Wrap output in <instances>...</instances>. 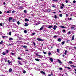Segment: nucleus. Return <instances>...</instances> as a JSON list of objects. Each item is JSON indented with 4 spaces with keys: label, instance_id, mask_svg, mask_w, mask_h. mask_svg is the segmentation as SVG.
<instances>
[{
    "label": "nucleus",
    "instance_id": "obj_10",
    "mask_svg": "<svg viewBox=\"0 0 76 76\" xmlns=\"http://www.w3.org/2000/svg\"><path fill=\"white\" fill-rule=\"evenodd\" d=\"M71 67L74 68L75 67H76V66H75L74 65H70Z\"/></svg>",
    "mask_w": 76,
    "mask_h": 76
},
{
    "label": "nucleus",
    "instance_id": "obj_56",
    "mask_svg": "<svg viewBox=\"0 0 76 76\" xmlns=\"http://www.w3.org/2000/svg\"><path fill=\"white\" fill-rule=\"evenodd\" d=\"M16 42H20V41H17Z\"/></svg>",
    "mask_w": 76,
    "mask_h": 76
},
{
    "label": "nucleus",
    "instance_id": "obj_34",
    "mask_svg": "<svg viewBox=\"0 0 76 76\" xmlns=\"http://www.w3.org/2000/svg\"><path fill=\"white\" fill-rule=\"evenodd\" d=\"M17 24L18 25H19L20 24V22L19 21H18L17 22Z\"/></svg>",
    "mask_w": 76,
    "mask_h": 76
},
{
    "label": "nucleus",
    "instance_id": "obj_32",
    "mask_svg": "<svg viewBox=\"0 0 76 76\" xmlns=\"http://www.w3.org/2000/svg\"><path fill=\"white\" fill-rule=\"evenodd\" d=\"M2 54L3 55V56H4L6 55V53H5L4 52H3L2 53Z\"/></svg>",
    "mask_w": 76,
    "mask_h": 76
},
{
    "label": "nucleus",
    "instance_id": "obj_55",
    "mask_svg": "<svg viewBox=\"0 0 76 76\" xmlns=\"http://www.w3.org/2000/svg\"><path fill=\"white\" fill-rule=\"evenodd\" d=\"M63 7L62 6H61L60 8L61 9H63Z\"/></svg>",
    "mask_w": 76,
    "mask_h": 76
},
{
    "label": "nucleus",
    "instance_id": "obj_9",
    "mask_svg": "<svg viewBox=\"0 0 76 76\" xmlns=\"http://www.w3.org/2000/svg\"><path fill=\"white\" fill-rule=\"evenodd\" d=\"M22 47L23 48H27V46L26 45H23L22 46Z\"/></svg>",
    "mask_w": 76,
    "mask_h": 76
},
{
    "label": "nucleus",
    "instance_id": "obj_47",
    "mask_svg": "<svg viewBox=\"0 0 76 76\" xmlns=\"http://www.w3.org/2000/svg\"><path fill=\"white\" fill-rule=\"evenodd\" d=\"M62 31H63V32H66V31L64 30H62Z\"/></svg>",
    "mask_w": 76,
    "mask_h": 76
},
{
    "label": "nucleus",
    "instance_id": "obj_26",
    "mask_svg": "<svg viewBox=\"0 0 76 76\" xmlns=\"http://www.w3.org/2000/svg\"><path fill=\"white\" fill-rule=\"evenodd\" d=\"M11 34H12V32H9V35H11Z\"/></svg>",
    "mask_w": 76,
    "mask_h": 76
},
{
    "label": "nucleus",
    "instance_id": "obj_36",
    "mask_svg": "<svg viewBox=\"0 0 76 76\" xmlns=\"http://www.w3.org/2000/svg\"><path fill=\"white\" fill-rule=\"evenodd\" d=\"M57 1H58V0H53V1H55V2H56Z\"/></svg>",
    "mask_w": 76,
    "mask_h": 76
},
{
    "label": "nucleus",
    "instance_id": "obj_60",
    "mask_svg": "<svg viewBox=\"0 0 76 76\" xmlns=\"http://www.w3.org/2000/svg\"><path fill=\"white\" fill-rule=\"evenodd\" d=\"M0 26H2V23H0Z\"/></svg>",
    "mask_w": 76,
    "mask_h": 76
},
{
    "label": "nucleus",
    "instance_id": "obj_43",
    "mask_svg": "<svg viewBox=\"0 0 76 76\" xmlns=\"http://www.w3.org/2000/svg\"><path fill=\"white\" fill-rule=\"evenodd\" d=\"M56 37H57V35H55L54 37V38H56Z\"/></svg>",
    "mask_w": 76,
    "mask_h": 76
},
{
    "label": "nucleus",
    "instance_id": "obj_5",
    "mask_svg": "<svg viewBox=\"0 0 76 76\" xmlns=\"http://www.w3.org/2000/svg\"><path fill=\"white\" fill-rule=\"evenodd\" d=\"M12 71H13V70H12V68H10L9 70V72H12Z\"/></svg>",
    "mask_w": 76,
    "mask_h": 76
},
{
    "label": "nucleus",
    "instance_id": "obj_22",
    "mask_svg": "<svg viewBox=\"0 0 76 76\" xmlns=\"http://www.w3.org/2000/svg\"><path fill=\"white\" fill-rule=\"evenodd\" d=\"M57 52L59 53V52H60V49H57Z\"/></svg>",
    "mask_w": 76,
    "mask_h": 76
},
{
    "label": "nucleus",
    "instance_id": "obj_49",
    "mask_svg": "<svg viewBox=\"0 0 76 76\" xmlns=\"http://www.w3.org/2000/svg\"><path fill=\"white\" fill-rule=\"evenodd\" d=\"M35 33H33V34H32V35H35Z\"/></svg>",
    "mask_w": 76,
    "mask_h": 76
},
{
    "label": "nucleus",
    "instance_id": "obj_33",
    "mask_svg": "<svg viewBox=\"0 0 76 76\" xmlns=\"http://www.w3.org/2000/svg\"><path fill=\"white\" fill-rule=\"evenodd\" d=\"M59 16H60V17H62V16H63V15L61 14H59Z\"/></svg>",
    "mask_w": 76,
    "mask_h": 76
},
{
    "label": "nucleus",
    "instance_id": "obj_52",
    "mask_svg": "<svg viewBox=\"0 0 76 76\" xmlns=\"http://www.w3.org/2000/svg\"><path fill=\"white\" fill-rule=\"evenodd\" d=\"M65 2H66V3H68V1H67V0H66Z\"/></svg>",
    "mask_w": 76,
    "mask_h": 76
},
{
    "label": "nucleus",
    "instance_id": "obj_38",
    "mask_svg": "<svg viewBox=\"0 0 76 76\" xmlns=\"http://www.w3.org/2000/svg\"><path fill=\"white\" fill-rule=\"evenodd\" d=\"M35 54L36 55V56H38V53H35Z\"/></svg>",
    "mask_w": 76,
    "mask_h": 76
},
{
    "label": "nucleus",
    "instance_id": "obj_44",
    "mask_svg": "<svg viewBox=\"0 0 76 76\" xmlns=\"http://www.w3.org/2000/svg\"><path fill=\"white\" fill-rule=\"evenodd\" d=\"M53 29L54 30H56V27H53Z\"/></svg>",
    "mask_w": 76,
    "mask_h": 76
},
{
    "label": "nucleus",
    "instance_id": "obj_6",
    "mask_svg": "<svg viewBox=\"0 0 76 76\" xmlns=\"http://www.w3.org/2000/svg\"><path fill=\"white\" fill-rule=\"evenodd\" d=\"M59 27L61 28H66V27H65L63 26H59Z\"/></svg>",
    "mask_w": 76,
    "mask_h": 76
},
{
    "label": "nucleus",
    "instance_id": "obj_23",
    "mask_svg": "<svg viewBox=\"0 0 76 76\" xmlns=\"http://www.w3.org/2000/svg\"><path fill=\"white\" fill-rule=\"evenodd\" d=\"M28 23H26L25 24V26H28Z\"/></svg>",
    "mask_w": 76,
    "mask_h": 76
},
{
    "label": "nucleus",
    "instance_id": "obj_19",
    "mask_svg": "<svg viewBox=\"0 0 76 76\" xmlns=\"http://www.w3.org/2000/svg\"><path fill=\"white\" fill-rule=\"evenodd\" d=\"M65 69H70V68L69 67H66V66H65Z\"/></svg>",
    "mask_w": 76,
    "mask_h": 76
},
{
    "label": "nucleus",
    "instance_id": "obj_35",
    "mask_svg": "<svg viewBox=\"0 0 76 76\" xmlns=\"http://www.w3.org/2000/svg\"><path fill=\"white\" fill-rule=\"evenodd\" d=\"M73 3H76V1L75 0L73 1Z\"/></svg>",
    "mask_w": 76,
    "mask_h": 76
},
{
    "label": "nucleus",
    "instance_id": "obj_20",
    "mask_svg": "<svg viewBox=\"0 0 76 76\" xmlns=\"http://www.w3.org/2000/svg\"><path fill=\"white\" fill-rule=\"evenodd\" d=\"M54 18L55 19H57V18H58V17L57 16V15H56L54 16Z\"/></svg>",
    "mask_w": 76,
    "mask_h": 76
},
{
    "label": "nucleus",
    "instance_id": "obj_50",
    "mask_svg": "<svg viewBox=\"0 0 76 76\" xmlns=\"http://www.w3.org/2000/svg\"><path fill=\"white\" fill-rule=\"evenodd\" d=\"M13 54H14V53H11V55H13Z\"/></svg>",
    "mask_w": 76,
    "mask_h": 76
},
{
    "label": "nucleus",
    "instance_id": "obj_14",
    "mask_svg": "<svg viewBox=\"0 0 76 76\" xmlns=\"http://www.w3.org/2000/svg\"><path fill=\"white\" fill-rule=\"evenodd\" d=\"M64 43H65V42H64V41H63L61 43V45H63L64 44Z\"/></svg>",
    "mask_w": 76,
    "mask_h": 76
},
{
    "label": "nucleus",
    "instance_id": "obj_8",
    "mask_svg": "<svg viewBox=\"0 0 76 76\" xmlns=\"http://www.w3.org/2000/svg\"><path fill=\"white\" fill-rule=\"evenodd\" d=\"M35 60H36V61H39V60H40V59L38 58H35Z\"/></svg>",
    "mask_w": 76,
    "mask_h": 76
},
{
    "label": "nucleus",
    "instance_id": "obj_41",
    "mask_svg": "<svg viewBox=\"0 0 76 76\" xmlns=\"http://www.w3.org/2000/svg\"><path fill=\"white\" fill-rule=\"evenodd\" d=\"M48 54L49 56L51 55V53H50V52L48 53Z\"/></svg>",
    "mask_w": 76,
    "mask_h": 76
},
{
    "label": "nucleus",
    "instance_id": "obj_37",
    "mask_svg": "<svg viewBox=\"0 0 76 76\" xmlns=\"http://www.w3.org/2000/svg\"><path fill=\"white\" fill-rule=\"evenodd\" d=\"M15 12V11H12V13H14Z\"/></svg>",
    "mask_w": 76,
    "mask_h": 76
},
{
    "label": "nucleus",
    "instance_id": "obj_63",
    "mask_svg": "<svg viewBox=\"0 0 76 76\" xmlns=\"http://www.w3.org/2000/svg\"><path fill=\"white\" fill-rule=\"evenodd\" d=\"M57 34H60V32H59V31H58L57 32Z\"/></svg>",
    "mask_w": 76,
    "mask_h": 76
},
{
    "label": "nucleus",
    "instance_id": "obj_21",
    "mask_svg": "<svg viewBox=\"0 0 76 76\" xmlns=\"http://www.w3.org/2000/svg\"><path fill=\"white\" fill-rule=\"evenodd\" d=\"M3 43H4V42H3V41H1L0 42V44H3Z\"/></svg>",
    "mask_w": 76,
    "mask_h": 76
},
{
    "label": "nucleus",
    "instance_id": "obj_11",
    "mask_svg": "<svg viewBox=\"0 0 76 76\" xmlns=\"http://www.w3.org/2000/svg\"><path fill=\"white\" fill-rule=\"evenodd\" d=\"M74 37H75V35L73 36L72 37V39L71 40V41H72V40H74Z\"/></svg>",
    "mask_w": 76,
    "mask_h": 76
},
{
    "label": "nucleus",
    "instance_id": "obj_1",
    "mask_svg": "<svg viewBox=\"0 0 76 76\" xmlns=\"http://www.w3.org/2000/svg\"><path fill=\"white\" fill-rule=\"evenodd\" d=\"M18 63L20 65H22V62L20 61H18Z\"/></svg>",
    "mask_w": 76,
    "mask_h": 76
},
{
    "label": "nucleus",
    "instance_id": "obj_31",
    "mask_svg": "<svg viewBox=\"0 0 76 76\" xmlns=\"http://www.w3.org/2000/svg\"><path fill=\"white\" fill-rule=\"evenodd\" d=\"M68 63L69 64H72V61H69Z\"/></svg>",
    "mask_w": 76,
    "mask_h": 76
},
{
    "label": "nucleus",
    "instance_id": "obj_46",
    "mask_svg": "<svg viewBox=\"0 0 76 76\" xmlns=\"http://www.w3.org/2000/svg\"><path fill=\"white\" fill-rule=\"evenodd\" d=\"M62 5L63 6V7H64V5L63 4H62Z\"/></svg>",
    "mask_w": 76,
    "mask_h": 76
},
{
    "label": "nucleus",
    "instance_id": "obj_17",
    "mask_svg": "<svg viewBox=\"0 0 76 76\" xmlns=\"http://www.w3.org/2000/svg\"><path fill=\"white\" fill-rule=\"evenodd\" d=\"M14 39L12 38H9V41H12V40H13Z\"/></svg>",
    "mask_w": 76,
    "mask_h": 76
},
{
    "label": "nucleus",
    "instance_id": "obj_64",
    "mask_svg": "<svg viewBox=\"0 0 76 76\" xmlns=\"http://www.w3.org/2000/svg\"><path fill=\"white\" fill-rule=\"evenodd\" d=\"M6 60H7V59H6V58L4 59V60H5V61H6Z\"/></svg>",
    "mask_w": 76,
    "mask_h": 76
},
{
    "label": "nucleus",
    "instance_id": "obj_51",
    "mask_svg": "<svg viewBox=\"0 0 76 76\" xmlns=\"http://www.w3.org/2000/svg\"><path fill=\"white\" fill-rule=\"evenodd\" d=\"M6 53H9V50H6Z\"/></svg>",
    "mask_w": 76,
    "mask_h": 76
},
{
    "label": "nucleus",
    "instance_id": "obj_40",
    "mask_svg": "<svg viewBox=\"0 0 76 76\" xmlns=\"http://www.w3.org/2000/svg\"><path fill=\"white\" fill-rule=\"evenodd\" d=\"M54 28H57V26H56V25L54 26Z\"/></svg>",
    "mask_w": 76,
    "mask_h": 76
},
{
    "label": "nucleus",
    "instance_id": "obj_58",
    "mask_svg": "<svg viewBox=\"0 0 76 76\" xmlns=\"http://www.w3.org/2000/svg\"><path fill=\"white\" fill-rule=\"evenodd\" d=\"M2 13V12L0 11V14H1Z\"/></svg>",
    "mask_w": 76,
    "mask_h": 76
},
{
    "label": "nucleus",
    "instance_id": "obj_53",
    "mask_svg": "<svg viewBox=\"0 0 76 76\" xmlns=\"http://www.w3.org/2000/svg\"><path fill=\"white\" fill-rule=\"evenodd\" d=\"M66 17H68V16H69V15H68L67 14H66Z\"/></svg>",
    "mask_w": 76,
    "mask_h": 76
},
{
    "label": "nucleus",
    "instance_id": "obj_12",
    "mask_svg": "<svg viewBox=\"0 0 76 76\" xmlns=\"http://www.w3.org/2000/svg\"><path fill=\"white\" fill-rule=\"evenodd\" d=\"M58 42H60L61 41V38H59L58 39Z\"/></svg>",
    "mask_w": 76,
    "mask_h": 76
},
{
    "label": "nucleus",
    "instance_id": "obj_24",
    "mask_svg": "<svg viewBox=\"0 0 76 76\" xmlns=\"http://www.w3.org/2000/svg\"><path fill=\"white\" fill-rule=\"evenodd\" d=\"M10 12H11V10L8 11L7 12V13H10Z\"/></svg>",
    "mask_w": 76,
    "mask_h": 76
},
{
    "label": "nucleus",
    "instance_id": "obj_42",
    "mask_svg": "<svg viewBox=\"0 0 76 76\" xmlns=\"http://www.w3.org/2000/svg\"><path fill=\"white\" fill-rule=\"evenodd\" d=\"M43 53L44 54H47V53L43 51Z\"/></svg>",
    "mask_w": 76,
    "mask_h": 76
},
{
    "label": "nucleus",
    "instance_id": "obj_13",
    "mask_svg": "<svg viewBox=\"0 0 76 76\" xmlns=\"http://www.w3.org/2000/svg\"><path fill=\"white\" fill-rule=\"evenodd\" d=\"M49 60H50L51 62H53V59L52 58H50Z\"/></svg>",
    "mask_w": 76,
    "mask_h": 76
},
{
    "label": "nucleus",
    "instance_id": "obj_7",
    "mask_svg": "<svg viewBox=\"0 0 76 76\" xmlns=\"http://www.w3.org/2000/svg\"><path fill=\"white\" fill-rule=\"evenodd\" d=\"M42 74H43V75H45V73L43 71H41L40 72Z\"/></svg>",
    "mask_w": 76,
    "mask_h": 76
},
{
    "label": "nucleus",
    "instance_id": "obj_30",
    "mask_svg": "<svg viewBox=\"0 0 76 76\" xmlns=\"http://www.w3.org/2000/svg\"><path fill=\"white\" fill-rule=\"evenodd\" d=\"M23 73H26V71H25V70H23Z\"/></svg>",
    "mask_w": 76,
    "mask_h": 76
},
{
    "label": "nucleus",
    "instance_id": "obj_48",
    "mask_svg": "<svg viewBox=\"0 0 76 76\" xmlns=\"http://www.w3.org/2000/svg\"><path fill=\"white\" fill-rule=\"evenodd\" d=\"M24 13H26V10H24Z\"/></svg>",
    "mask_w": 76,
    "mask_h": 76
},
{
    "label": "nucleus",
    "instance_id": "obj_39",
    "mask_svg": "<svg viewBox=\"0 0 76 76\" xmlns=\"http://www.w3.org/2000/svg\"><path fill=\"white\" fill-rule=\"evenodd\" d=\"M18 60H20V59H21V58L20 57H18Z\"/></svg>",
    "mask_w": 76,
    "mask_h": 76
},
{
    "label": "nucleus",
    "instance_id": "obj_16",
    "mask_svg": "<svg viewBox=\"0 0 76 76\" xmlns=\"http://www.w3.org/2000/svg\"><path fill=\"white\" fill-rule=\"evenodd\" d=\"M37 41H42L41 39L39 38H38L37 39Z\"/></svg>",
    "mask_w": 76,
    "mask_h": 76
},
{
    "label": "nucleus",
    "instance_id": "obj_15",
    "mask_svg": "<svg viewBox=\"0 0 76 76\" xmlns=\"http://www.w3.org/2000/svg\"><path fill=\"white\" fill-rule=\"evenodd\" d=\"M25 22H28V21H29V20L27 18L25 19Z\"/></svg>",
    "mask_w": 76,
    "mask_h": 76
},
{
    "label": "nucleus",
    "instance_id": "obj_2",
    "mask_svg": "<svg viewBox=\"0 0 76 76\" xmlns=\"http://www.w3.org/2000/svg\"><path fill=\"white\" fill-rule=\"evenodd\" d=\"M58 63H60V64H62V63H62L61 62V61H60V59H58Z\"/></svg>",
    "mask_w": 76,
    "mask_h": 76
},
{
    "label": "nucleus",
    "instance_id": "obj_3",
    "mask_svg": "<svg viewBox=\"0 0 76 76\" xmlns=\"http://www.w3.org/2000/svg\"><path fill=\"white\" fill-rule=\"evenodd\" d=\"M44 26V25H43L42 26V27L39 29V30L40 31H41V30H42L43 29H44V27H43Z\"/></svg>",
    "mask_w": 76,
    "mask_h": 76
},
{
    "label": "nucleus",
    "instance_id": "obj_62",
    "mask_svg": "<svg viewBox=\"0 0 76 76\" xmlns=\"http://www.w3.org/2000/svg\"><path fill=\"white\" fill-rule=\"evenodd\" d=\"M25 51H28V50H26V49L25 50Z\"/></svg>",
    "mask_w": 76,
    "mask_h": 76
},
{
    "label": "nucleus",
    "instance_id": "obj_61",
    "mask_svg": "<svg viewBox=\"0 0 76 76\" xmlns=\"http://www.w3.org/2000/svg\"><path fill=\"white\" fill-rule=\"evenodd\" d=\"M6 37V36H2V38H5Z\"/></svg>",
    "mask_w": 76,
    "mask_h": 76
},
{
    "label": "nucleus",
    "instance_id": "obj_45",
    "mask_svg": "<svg viewBox=\"0 0 76 76\" xmlns=\"http://www.w3.org/2000/svg\"><path fill=\"white\" fill-rule=\"evenodd\" d=\"M33 44L35 46V45H35V43L34 42Z\"/></svg>",
    "mask_w": 76,
    "mask_h": 76
},
{
    "label": "nucleus",
    "instance_id": "obj_57",
    "mask_svg": "<svg viewBox=\"0 0 76 76\" xmlns=\"http://www.w3.org/2000/svg\"><path fill=\"white\" fill-rule=\"evenodd\" d=\"M73 26L74 28H76V26H75V25H74V26L73 25Z\"/></svg>",
    "mask_w": 76,
    "mask_h": 76
},
{
    "label": "nucleus",
    "instance_id": "obj_18",
    "mask_svg": "<svg viewBox=\"0 0 76 76\" xmlns=\"http://www.w3.org/2000/svg\"><path fill=\"white\" fill-rule=\"evenodd\" d=\"M71 28L72 29H74V30H76V28H75L74 27H71Z\"/></svg>",
    "mask_w": 76,
    "mask_h": 76
},
{
    "label": "nucleus",
    "instance_id": "obj_28",
    "mask_svg": "<svg viewBox=\"0 0 76 76\" xmlns=\"http://www.w3.org/2000/svg\"><path fill=\"white\" fill-rule=\"evenodd\" d=\"M71 34V31H70L67 33V34Z\"/></svg>",
    "mask_w": 76,
    "mask_h": 76
},
{
    "label": "nucleus",
    "instance_id": "obj_29",
    "mask_svg": "<svg viewBox=\"0 0 76 76\" xmlns=\"http://www.w3.org/2000/svg\"><path fill=\"white\" fill-rule=\"evenodd\" d=\"M59 69L61 71V70H63V68H59Z\"/></svg>",
    "mask_w": 76,
    "mask_h": 76
},
{
    "label": "nucleus",
    "instance_id": "obj_54",
    "mask_svg": "<svg viewBox=\"0 0 76 76\" xmlns=\"http://www.w3.org/2000/svg\"><path fill=\"white\" fill-rule=\"evenodd\" d=\"M52 7H56V6H54V5H53L52 6Z\"/></svg>",
    "mask_w": 76,
    "mask_h": 76
},
{
    "label": "nucleus",
    "instance_id": "obj_25",
    "mask_svg": "<svg viewBox=\"0 0 76 76\" xmlns=\"http://www.w3.org/2000/svg\"><path fill=\"white\" fill-rule=\"evenodd\" d=\"M52 27H53V26H49L48 27V28H51Z\"/></svg>",
    "mask_w": 76,
    "mask_h": 76
},
{
    "label": "nucleus",
    "instance_id": "obj_4",
    "mask_svg": "<svg viewBox=\"0 0 76 76\" xmlns=\"http://www.w3.org/2000/svg\"><path fill=\"white\" fill-rule=\"evenodd\" d=\"M12 20V17H10L9 19V22H10V20Z\"/></svg>",
    "mask_w": 76,
    "mask_h": 76
},
{
    "label": "nucleus",
    "instance_id": "obj_59",
    "mask_svg": "<svg viewBox=\"0 0 76 76\" xmlns=\"http://www.w3.org/2000/svg\"><path fill=\"white\" fill-rule=\"evenodd\" d=\"M72 18H69V20H72Z\"/></svg>",
    "mask_w": 76,
    "mask_h": 76
},
{
    "label": "nucleus",
    "instance_id": "obj_27",
    "mask_svg": "<svg viewBox=\"0 0 76 76\" xmlns=\"http://www.w3.org/2000/svg\"><path fill=\"white\" fill-rule=\"evenodd\" d=\"M24 32L25 33V34H26V33H27V31L26 30L24 31Z\"/></svg>",
    "mask_w": 76,
    "mask_h": 76
}]
</instances>
